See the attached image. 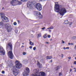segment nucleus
Instances as JSON below:
<instances>
[{
	"label": "nucleus",
	"mask_w": 76,
	"mask_h": 76,
	"mask_svg": "<svg viewBox=\"0 0 76 76\" xmlns=\"http://www.w3.org/2000/svg\"><path fill=\"white\" fill-rule=\"evenodd\" d=\"M0 53L1 54H2L3 55H4L5 54V52L3 48L1 46H0Z\"/></svg>",
	"instance_id": "9d476101"
},
{
	"label": "nucleus",
	"mask_w": 76,
	"mask_h": 76,
	"mask_svg": "<svg viewBox=\"0 0 76 76\" xmlns=\"http://www.w3.org/2000/svg\"><path fill=\"white\" fill-rule=\"evenodd\" d=\"M21 1H22L26 2V1H28V0H21Z\"/></svg>",
	"instance_id": "5701e85b"
},
{
	"label": "nucleus",
	"mask_w": 76,
	"mask_h": 76,
	"mask_svg": "<svg viewBox=\"0 0 76 76\" xmlns=\"http://www.w3.org/2000/svg\"><path fill=\"white\" fill-rule=\"evenodd\" d=\"M27 6L28 9H33L34 7V5L32 1H28L27 2Z\"/></svg>",
	"instance_id": "39448f33"
},
{
	"label": "nucleus",
	"mask_w": 76,
	"mask_h": 76,
	"mask_svg": "<svg viewBox=\"0 0 76 76\" xmlns=\"http://www.w3.org/2000/svg\"><path fill=\"white\" fill-rule=\"evenodd\" d=\"M26 52H24L23 53V56H25V55H26Z\"/></svg>",
	"instance_id": "cd10ccee"
},
{
	"label": "nucleus",
	"mask_w": 76,
	"mask_h": 76,
	"mask_svg": "<svg viewBox=\"0 0 76 76\" xmlns=\"http://www.w3.org/2000/svg\"><path fill=\"white\" fill-rule=\"evenodd\" d=\"M68 58H69V60H70L71 59V57H68Z\"/></svg>",
	"instance_id": "c9c22d12"
},
{
	"label": "nucleus",
	"mask_w": 76,
	"mask_h": 76,
	"mask_svg": "<svg viewBox=\"0 0 76 76\" xmlns=\"http://www.w3.org/2000/svg\"><path fill=\"white\" fill-rule=\"evenodd\" d=\"M50 40V41H51V40H52V39H51Z\"/></svg>",
	"instance_id": "680f3d73"
},
{
	"label": "nucleus",
	"mask_w": 76,
	"mask_h": 76,
	"mask_svg": "<svg viewBox=\"0 0 76 76\" xmlns=\"http://www.w3.org/2000/svg\"><path fill=\"white\" fill-rule=\"evenodd\" d=\"M47 59H49V56H47L46 57Z\"/></svg>",
	"instance_id": "58836bf2"
},
{
	"label": "nucleus",
	"mask_w": 76,
	"mask_h": 76,
	"mask_svg": "<svg viewBox=\"0 0 76 76\" xmlns=\"http://www.w3.org/2000/svg\"><path fill=\"white\" fill-rule=\"evenodd\" d=\"M4 23L2 22H0V26H3Z\"/></svg>",
	"instance_id": "dca6fc26"
},
{
	"label": "nucleus",
	"mask_w": 76,
	"mask_h": 76,
	"mask_svg": "<svg viewBox=\"0 0 76 76\" xmlns=\"http://www.w3.org/2000/svg\"><path fill=\"white\" fill-rule=\"evenodd\" d=\"M66 49H69V47H68L66 48Z\"/></svg>",
	"instance_id": "79ce46f5"
},
{
	"label": "nucleus",
	"mask_w": 76,
	"mask_h": 76,
	"mask_svg": "<svg viewBox=\"0 0 76 76\" xmlns=\"http://www.w3.org/2000/svg\"><path fill=\"white\" fill-rule=\"evenodd\" d=\"M46 44H49V43H48V42H46Z\"/></svg>",
	"instance_id": "603ef678"
},
{
	"label": "nucleus",
	"mask_w": 76,
	"mask_h": 76,
	"mask_svg": "<svg viewBox=\"0 0 76 76\" xmlns=\"http://www.w3.org/2000/svg\"><path fill=\"white\" fill-rule=\"evenodd\" d=\"M45 0H39V1H45Z\"/></svg>",
	"instance_id": "e433bc0d"
},
{
	"label": "nucleus",
	"mask_w": 76,
	"mask_h": 76,
	"mask_svg": "<svg viewBox=\"0 0 76 76\" xmlns=\"http://www.w3.org/2000/svg\"><path fill=\"white\" fill-rule=\"evenodd\" d=\"M13 25L15 26H16V25H17V23H16V22H14L13 23Z\"/></svg>",
	"instance_id": "412c9836"
},
{
	"label": "nucleus",
	"mask_w": 76,
	"mask_h": 76,
	"mask_svg": "<svg viewBox=\"0 0 76 76\" xmlns=\"http://www.w3.org/2000/svg\"><path fill=\"white\" fill-rule=\"evenodd\" d=\"M12 29H7L8 32H10V31H12Z\"/></svg>",
	"instance_id": "6ab92c4d"
},
{
	"label": "nucleus",
	"mask_w": 76,
	"mask_h": 76,
	"mask_svg": "<svg viewBox=\"0 0 76 76\" xmlns=\"http://www.w3.org/2000/svg\"><path fill=\"white\" fill-rule=\"evenodd\" d=\"M74 70H75V69H76V68H74Z\"/></svg>",
	"instance_id": "6e6d98bb"
},
{
	"label": "nucleus",
	"mask_w": 76,
	"mask_h": 76,
	"mask_svg": "<svg viewBox=\"0 0 76 76\" xmlns=\"http://www.w3.org/2000/svg\"><path fill=\"white\" fill-rule=\"evenodd\" d=\"M71 45H74V44L72 43H71Z\"/></svg>",
	"instance_id": "c03bdc74"
},
{
	"label": "nucleus",
	"mask_w": 76,
	"mask_h": 76,
	"mask_svg": "<svg viewBox=\"0 0 76 76\" xmlns=\"http://www.w3.org/2000/svg\"><path fill=\"white\" fill-rule=\"evenodd\" d=\"M39 12H37L36 11H34V14L35 16H38V14H39Z\"/></svg>",
	"instance_id": "4468645a"
},
{
	"label": "nucleus",
	"mask_w": 76,
	"mask_h": 76,
	"mask_svg": "<svg viewBox=\"0 0 76 76\" xmlns=\"http://www.w3.org/2000/svg\"><path fill=\"white\" fill-rule=\"evenodd\" d=\"M31 41V40L29 39V41Z\"/></svg>",
	"instance_id": "052dcab7"
},
{
	"label": "nucleus",
	"mask_w": 76,
	"mask_h": 76,
	"mask_svg": "<svg viewBox=\"0 0 76 76\" xmlns=\"http://www.w3.org/2000/svg\"><path fill=\"white\" fill-rule=\"evenodd\" d=\"M53 28H54L53 27V26H52L49 27V28H48L47 29H53Z\"/></svg>",
	"instance_id": "b1692460"
},
{
	"label": "nucleus",
	"mask_w": 76,
	"mask_h": 76,
	"mask_svg": "<svg viewBox=\"0 0 76 76\" xmlns=\"http://www.w3.org/2000/svg\"><path fill=\"white\" fill-rule=\"evenodd\" d=\"M72 69H70V72H72Z\"/></svg>",
	"instance_id": "09e8293b"
},
{
	"label": "nucleus",
	"mask_w": 76,
	"mask_h": 76,
	"mask_svg": "<svg viewBox=\"0 0 76 76\" xmlns=\"http://www.w3.org/2000/svg\"><path fill=\"white\" fill-rule=\"evenodd\" d=\"M57 2H56L55 3V5L54 7V10L56 12H57V13H59L61 15H64V13H66L67 11H66V10L64 8H62L60 9V7L59 5L57 4Z\"/></svg>",
	"instance_id": "f257e3e1"
},
{
	"label": "nucleus",
	"mask_w": 76,
	"mask_h": 76,
	"mask_svg": "<svg viewBox=\"0 0 76 76\" xmlns=\"http://www.w3.org/2000/svg\"><path fill=\"white\" fill-rule=\"evenodd\" d=\"M18 23H20V21L18 20Z\"/></svg>",
	"instance_id": "37998d69"
},
{
	"label": "nucleus",
	"mask_w": 76,
	"mask_h": 76,
	"mask_svg": "<svg viewBox=\"0 0 76 76\" xmlns=\"http://www.w3.org/2000/svg\"><path fill=\"white\" fill-rule=\"evenodd\" d=\"M38 67H39L41 68V66H42V64H39V62H38L37 63V64Z\"/></svg>",
	"instance_id": "2eb2a0df"
},
{
	"label": "nucleus",
	"mask_w": 76,
	"mask_h": 76,
	"mask_svg": "<svg viewBox=\"0 0 76 76\" xmlns=\"http://www.w3.org/2000/svg\"><path fill=\"white\" fill-rule=\"evenodd\" d=\"M63 49L64 50H65V49H66L65 47H64Z\"/></svg>",
	"instance_id": "de8ad7c7"
},
{
	"label": "nucleus",
	"mask_w": 76,
	"mask_h": 76,
	"mask_svg": "<svg viewBox=\"0 0 76 76\" xmlns=\"http://www.w3.org/2000/svg\"><path fill=\"white\" fill-rule=\"evenodd\" d=\"M21 47H23V45H22V46Z\"/></svg>",
	"instance_id": "4d7b16f0"
},
{
	"label": "nucleus",
	"mask_w": 76,
	"mask_h": 76,
	"mask_svg": "<svg viewBox=\"0 0 76 76\" xmlns=\"http://www.w3.org/2000/svg\"><path fill=\"white\" fill-rule=\"evenodd\" d=\"M42 30H44V29H42Z\"/></svg>",
	"instance_id": "bf43d9fd"
},
{
	"label": "nucleus",
	"mask_w": 76,
	"mask_h": 76,
	"mask_svg": "<svg viewBox=\"0 0 76 76\" xmlns=\"http://www.w3.org/2000/svg\"><path fill=\"white\" fill-rule=\"evenodd\" d=\"M71 67H72V66H71Z\"/></svg>",
	"instance_id": "69168bd1"
},
{
	"label": "nucleus",
	"mask_w": 76,
	"mask_h": 76,
	"mask_svg": "<svg viewBox=\"0 0 76 76\" xmlns=\"http://www.w3.org/2000/svg\"><path fill=\"white\" fill-rule=\"evenodd\" d=\"M61 56L62 58H63V57H64V55H63V54L61 53Z\"/></svg>",
	"instance_id": "bb28decb"
},
{
	"label": "nucleus",
	"mask_w": 76,
	"mask_h": 76,
	"mask_svg": "<svg viewBox=\"0 0 76 76\" xmlns=\"http://www.w3.org/2000/svg\"><path fill=\"white\" fill-rule=\"evenodd\" d=\"M74 49L75 50H76V45L74 47Z\"/></svg>",
	"instance_id": "a19ab883"
},
{
	"label": "nucleus",
	"mask_w": 76,
	"mask_h": 76,
	"mask_svg": "<svg viewBox=\"0 0 76 76\" xmlns=\"http://www.w3.org/2000/svg\"><path fill=\"white\" fill-rule=\"evenodd\" d=\"M34 7L37 8V9L39 11H41V10H42L41 4L39 3L36 4L35 5H34Z\"/></svg>",
	"instance_id": "6e6552de"
},
{
	"label": "nucleus",
	"mask_w": 76,
	"mask_h": 76,
	"mask_svg": "<svg viewBox=\"0 0 76 76\" xmlns=\"http://www.w3.org/2000/svg\"><path fill=\"white\" fill-rule=\"evenodd\" d=\"M29 48L30 49H32V47L31 46H30L29 47Z\"/></svg>",
	"instance_id": "72a5a7b5"
},
{
	"label": "nucleus",
	"mask_w": 76,
	"mask_h": 76,
	"mask_svg": "<svg viewBox=\"0 0 76 76\" xmlns=\"http://www.w3.org/2000/svg\"><path fill=\"white\" fill-rule=\"evenodd\" d=\"M60 57V56H59Z\"/></svg>",
	"instance_id": "774afa93"
},
{
	"label": "nucleus",
	"mask_w": 76,
	"mask_h": 76,
	"mask_svg": "<svg viewBox=\"0 0 76 76\" xmlns=\"http://www.w3.org/2000/svg\"><path fill=\"white\" fill-rule=\"evenodd\" d=\"M38 69H35L34 70V72H35L34 74L32 75V76H45V73L43 72H40L38 73Z\"/></svg>",
	"instance_id": "7ed1b4c3"
},
{
	"label": "nucleus",
	"mask_w": 76,
	"mask_h": 76,
	"mask_svg": "<svg viewBox=\"0 0 76 76\" xmlns=\"http://www.w3.org/2000/svg\"><path fill=\"white\" fill-rule=\"evenodd\" d=\"M47 34H45V35H44L43 38H47Z\"/></svg>",
	"instance_id": "aec40b11"
},
{
	"label": "nucleus",
	"mask_w": 76,
	"mask_h": 76,
	"mask_svg": "<svg viewBox=\"0 0 76 76\" xmlns=\"http://www.w3.org/2000/svg\"><path fill=\"white\" fill-rule=\"evenodd\" d=\"M68 45H71V44H70V43H68Z\"/></svg>",
	"instance_id": "49530a36"
},
{
	"label": "nucleus",
	"mask_w": 76,
	"mask_h": 76,
	"mask_svg": "<svg viewBox=\"0 0 76 76\" xmlns=\"http://www.w3.org/2000/svg\"><path fill=\"white\" fill-rule=\"evenodd\" d=\"M74 64H76V61H75L74 62Z\"/></svg>",
	"instance_id": "473e14b6"
},
{
	"label": "nucleus",
	"mask_w": 76,
	"mask_h": 76,
	"mask_svg": "<svg viewBox=\"0 0 76 76\" xmlns=\"http://www.w3.org/2000/svg\"><path fill=\"white\" fill-rule=\"evenodd\" d=\"M75 70H76V68L75 69Z\"/></svg>",
	"instance_id": "338daca9"
},
{
	"label": "nucleus",
	"mask_w": 76,
	"mask_h": 76,
	"mask_svg": "<svg viewBox=\"0 0 76 76\" xmlns=\"http://www.w3.org/2000/svg\"><path fill=\"white\" fill-rule=\"evenodd\" d=\"M74 72H76V70H75Z\"/></svg>",
	"instance_id": "13d9d810"
},
{
	"label": "nucleus",
	"mask_w": 76,
	"mask_h": 76,
	"mask_svg": "<svg viewBox=\"0 0 76 76\" xmlns=\"http://www.w3.org/2000/svg\"><path fill=\"white\" fill-rule=\"evenodd\" d=\"M16 66H13V68L12 69V70L13 72V74L15 76H16L18 75V72L17 70V68L18 69H20L22 67V64L19 62L18 61H17L15 62Z\"/></svg>",
	"instance_id": "f03ea898"
},
{
	"label": "nucleus",
	"mask_w": 76,
	"mask_h": 76,
	"mask_svg": "<svg viewBox=\"0 0 76 76\" xmlns=\"http://www.w3.org/2000/svg\"><path fill=\"white\" fill-rule=\"evenodd\" d=\"M30 70L29 68L27 67L25 68V70L23 73V76H27L28 75V74L29 73Z\"/></svg>",
	"instance_id": "0eeeda50"
},
{
	"label": "nucleus",
	"mask_w": 76,
	"mask_h": 76,
	"mask_svg": "<svg viewBox=\"0 0 76 76\" xmlns=\"http://www.w3.org/2000/svg\"><path fill=\"white\" fill-rule=\"evenodd\" d=\"M72 22H70L69 24V26H71V25H72Z\"/></svg>",
	"instance_id": "a878e982"
},
{
	"label": "nucleus",
	"mask_w": 76,
	"mask_h": 76,
	"mask_svg": "<svg viewBox=\"0 0 76 76\" xmlns=\"http://www.w3.org/2000/svg\"><path fill=\"white\" fill-rule=\"evenodd\" d=\"M4 9V7H3L2 8V10H3Z\"/></svg>",
	"instance_id": "5fc2aeb1"
},
{
	"label": "nucleus",
	"mask_w": 76,
	"mask_h": 76,
	"mask_svg": "<svg viewBox=\"0 0 76 76\" xmlns=\"http://www.w3.org/2000/svg\"><path fill=\"white\" fill-rule=\"evenodd\" d=\"M15 32L16 33H17V32H18V30H16L15 31Z\"/></svg>",
	"instance_id": "ea45409f"
},
{
	"label": "nucleus",
	"mask_w": 76,
	"mask_h": 76,
	"mask_svg": "<svg viewBox=\"0 0 76 76\" xmlns=\"http://www.w3.org/2000/svg\"><path fill=\"white\" fill-rule=\"evenodd\" d=\"M64 23L65 24H68V23H69V21H68V20H65L64 21Z\"/></svg>",
	"instance_id": "f3484780"
},
{
	"label": "nucleus",
	"mask_w": 76,
	"mask_h": 76,
	"mask_svg": "<svg viewBox=\"0 0 76 76\" xmlns=\"http://www.w3.org/2000/svg\"><path fill=\"white\" fill-rule=\"evenodd\" d=\"M62 42L63 44H64V41L63 40H62Z\"/></svg>",
	"instance_id": "4c0bfd02"
},
{
	"label": "nucleus",
	"mask_w": 76,
	"mask_h": 76,
	"mask_svg": "<svg viewBox=\"0 0 76 76\" xmlns=\"http://www.w3.org/2000/svg\"><path fill=\"white\" fill-rule=\"evenodd\" d=\"M10 4L12 6L15 5H20V2L18 0H12L10 2Z\"/></svg>",
	"instance_id": "423d86ee"
},
{
	"label": "nucleus",
	"mask_w": 76,
	"mask_h": 76,
	"mask_svg": "<svg viewBox=\"0 0 76 76\" xmlns=\"http://www.w3.org/2000/svg\"><path fill=\"white\" fill-rule=\"evenodd\" d=\"M4 73H5L4 71H2V74H4Z\"/></svg>",
	"instance_id": "c756f323"
},
{
	"label": "nucleus",
	"mask_w": 76,
	"mask_h": 76,
	"mask_svg": "<svg viewBox=\"0 0 76 76\" xmlns=\"http://www.w3.org/2000/svg\"><path fill=\"white\" fill-rule=\"evenodd\" d=\"M50 62H53V60H50Z\"/></svg>",
	"instance_id": "3c124183"
},
{
	"label": "nucleus",
	"mask_w": 76,
	"mask_h": 76,
	"mask_svg": "<svg viewBox=\"0 0 76 76\" xmlns=\"http://www.w3.org/2000/svg\"><path fill=\"white\" fill-rule=\"evenodd\" d=\"M49 32H51V30H49Z\"/></svg>",
	"instance_id": "864d4df0"
},
{
	"label": "nucleus",
	"mask_w": 76,
	"mask_h": 76,
	"mask_svg": "<svg viewBox=\"0 0 76 76\" xmlns=\"http://www.w3.org/2000/svg\"><path fill=\"white\" fill-rule=\"evenodd\" d=\"M8 56L11 59H13V53H12V51H10L9 52Z\"/></svg>",
	"instance_id": "1a4fd4ad"
},
{
	"label": "nucleus",
	"mask_w": 76,
	"mask_h": 76,
	"mask_svg": "<svg viewBox=\"0 0 76 76\" xmlns=\"http://www.w3.org/2000/svg\"><path fill=\"white\" fill-rule=\"evenodd\" d=\"M29 44L31 45H34V43L33 42H31V41H30L29 42Z\"/></svg>",
	"instance_id": "a211bd4d"
},
{
	"label": "nucleus",
	"mask_w": 76,
	"mask_h": 76,
	"mask_svg": "<svg viewBox=\"0 0 76 76\" xmlns=\"http://www.w3.org/2000/svg\"><path fill=\"white\" fill-rule=\"evenodd\" d=\"M59 66H58L56 68V70H58V69H59Z\"/></svg>",
	"instance_id": "4be33fe9"
},
{
	"label": "nucleus",
	"mask_w": 76,
	"mask_h": 76,
	"mask_svg": "<svg viewBox=\"0 0 76 76\" xmlns=\"http://www.w3.org/2000/svg\"><path fill=\"white\" fill-rule=\"evenodd\" d=\"M61 75H62V74L61 73H60L59 74V76H61Z\"/></svg>",
	"instance_id": "f704fd0d"
},
{
	"label": "nucleus",
	"mask_w": 76,
	"mask_h": 76,
	"mask_svg": "<svg viewBox=\"0 0 76 76\" xmlns=\"http://www.w3.org/2000/svg\"><path fill=\"white\" fill-rule=\"evenodd\" d=\"M49 59H52V56H50L49 57Z\"/></svg>",
	"instance_id": "c85d7f7f"
},
{
	"label": "nucleus",
	"mask_w": 76,
	"mask_h": 76,
	"mask_svg": "<svg viewBox=\"0 0 76 76\" xmlns=\"http://www.w3.org/2000/svg\"><path fill=\"white\" fill-rule=\"evenodd\" d=\"M4 26H5V27H6V28H11V26L9 24H4Z\"/></svg>",
	"instance_id": "ddd939ff"
},
{
	"label": "nucleus",
	"mask_w": 76,
	"mask_h": 76,
	"mask_svg": "<svg viewBox=\"0 0 76 76\" xmlns=\"http://www.w3.org/2000/svg\"><path fill=\"white\" fill-rule=\"evenodd\" d=\"M9 47H10V50L12 49V45L11 43H8V46H7V48H9Z\"/></svg>",
	"instance_id": "9b49d317"
},
{
	"label": "nucleus",
	"mask_w": 76,
	"mask_h": 76,
	"mask_svg": "<svg viewBox=\"0 0 76 76\" xmlns=\"http://www.w3.org/2000/svg\"><path fill=\"white\" fill-rule=\"evenodd\" d=\"M12 65V64H13L12 63L11 64Z\"/></svg>",
	"instance_id": "0e129e2a"
},
{
	"label": "nucleus",
	"mask_w": 76,
	"mask_h": 76,
	"mask_svg": "<svg viewBox=\"0 0 76 76\" xmlns=\"http://www.w3.org/2000/svg\"><path fill=\"white\" fill-rule=\"evenodd\" d=\"M23 44H24V43H23Z\"/></svg>",
	"instance_id": "e2e57ef3"
},
{
	"label": "nucleus",
	"mask_w": 76,
	"mask_h": 76,
	"mask_svg": "<svg viewBox=\"0 0 76 76\" xmlns=\"http://www.w3.org/2000/svg\"><path fill=\"white\" fill-rule=\"evenodd\" d=\"M42 29H45V27L42 28Z\"/></svg>",
	"instance_id": "8fccbe9b"
},
{
	"label": "nucleus",
	"mask_w": 76,
	"mask_h": 76,
	"mask_svg": "<svg viewBox=\"0 0 76 76\" xmlns=\"http://www.w3.org/2000/svg\"><path fill=\"white\" fill-rule=\"evenodd\" d=\"M38 36L39 37H41V34H38Z\"/></svg>",
	"instance_id": "393cba45"
},
{
	"label": "nucleus",
	"mask_w": 76,
	"mask_h": 76,
	"mask_svg": "<svg viewBox=\"0 0 76 76\" xmlns=\"http://www.w3.org/2000/svg\"><path fill=\"white\" fill-rule=\"evenodd\" d=\"M3 15H4V13L3 12H1L0 13L1 17L3 21L4 22H9L8 18L4 16H3Z\"/></svg>",
	"instance_id": "20e7f679"
},
{
	"label": "nucleus",
	"mask_w": 76,
	"mask_h": 76,
	"mask_svg": "<svg viewBox=\"0 0 76 76\" xmlns=\"http://www.w3.org/2000/svg\"><path fill=\"white\" fill-rule=\"evenodd\" d=\"M33 50H36V47H35L33 48Z\"/></svg>",
	"instance_id": "7c9ffc66"
},
{
	"label": "nucleus",
	"mask_w": 76,
	"mask_h": 76,
	"mask_svg": "<svg viewBox=\"0 0 76 76\" xmlns=\"http://www.w3.org/2000/svg\"><path fill=\"white\" fill-rule=\"evenodd\" d=\"M37 16L38 17V18H39V19H42V18H43L42 15L41 13L40 12H39V14H38Z\"/></svg>",
	"instance_id": "f8f14e48"
},
{
	"label": "nucleus",
	"mask_w": 76,
	"mask_h": 76,
	"mask_svg": "<svg viewBox=\"0 0 76 76\" xmlns=\"http://www.w3.org/2000/svg\"><path fill=\"white\" fill-rule=\"evenodd\" d=\"M48 38H50V37H51V36H50V35H48Z\"/></svg>",
	"instance_id": "2f4dec72"
},
{
	"label": "nucleus",
	"mask_w": 76,
	"mask_h": 76,
	"mask_svg": "<svg viewBox=\"0 0 76 76\" xmlns=\"http://www.w3.org/2000/svg\"><path fill=\"white\" fill-rule=\"evenodd\" d=\"M73 38H76V36H74L73 37Z\"/></svg>",
	"instance_id": "a18cd8bd"
}]
</instances>
